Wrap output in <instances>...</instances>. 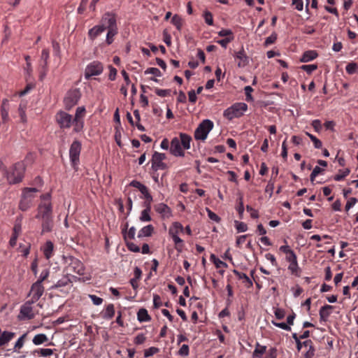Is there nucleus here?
<instances>
[{"label": "nucleus", "mask_w": 358, "mask_h": 358, "mask_svg": "<svg viewBox=\"0 0 358 358\" xmlns=\"http://www.w3.org/2000/svg\"><path fill=\"white\" fill-rule=\"evenodd\" d=\"M99 24L103 27V30H107L106 43L110 45L114 41V37L118 33L117 25V16L113 12L105 13L100 20Z\"/></svg>", "instance_id": "obj_1"}, {"label": "nucleus", "mask_w": 358, "mask_h": 358, "mask_svg": "<svg viewBox=\"0 0 358 358\" xmlns=\"http://www.w3.org/2000/svg\"><path fill=\"white\" fill-rule=\"evenodd\" d=\"M24 171V163L19 162L13 165L9 170H4V175L9 184H17L22 180Z\"/></svg>", "instance_id": "obj_2"}, {"label": "nucleus", "mask_w": 358, "mask_h": 358, "mask_svg": "<svg viewBox=\"0 0 358 358\" xmlns=\"http://www.w3.org/2000/svg\"><path fill=\"white\" fill-rule=\"evenodd\" d=\"M42 201L38 205L37 208V214L36 218L38 220H43L52 216V206L50 202V194L46 193L41 196Z\"/></svg>", "instance_id": "obj_3"}, {"label": "nucleus", "mask_w": 358, "mask_h": 358, "mask_svg": "<svg viewBox=\"0 0 358 358\" xmlns=\"http://www.w3.org/2000/svg\"><path fill=\"white\" fill-rule=\"evenodd\" d=\"M248 105L245 103H235L224 111V117L229 120L239 118L248 110Z\"/></svg>", "instance_id": "obj_4"}, {"label": "nucleus", "mask_w": 358, "mask_h": 358, "mask_svg": "<svg viewBox=\"0 0 358 358\" xmlns=\"http://www.w3.org/2000/svg\"><path fill=\"white\" fill-rule=\"evenodd\" d=\"M38 189L35 187H26L22 191V198L19 203V208L22 211H26L33 205L34 193Z\"/></svg>", "instance_id": "obj_5"}, {"label": "nucleus", "mask_w": 358, "mask_h": 358, "mask_svg": "<svg viewBox=\"0 0 358 358\" xmlns=\"http://www.w3.org/2000/svg\"><path fill=\"white\" fill-rule=\"evenodd\" d=\"M213 122L210 120H203L197 127L194 131V138L196 140L204 141L206 139L208 133L213 128Z\"/></svg>", "instance_id": "obj_6"}, {"label": "nucleus", "mask_w": 358, "mask_h": 358, "mask_svg": "<svg viewBox=\"0 0 358 358\" xmlns=\"http://www.w3.org/2000/svg\"><path fill=\"white\" fill-rule=\"evenodd\" d=\"M292 338H294L296 343V348L298 351H300L301 350L302 346L308 348V351L306 352L304 355L305 358H313L314 357L315 349L314 348L313 343L311 340H306L303 342H301L300 336H298L296 333L292 334Z\"/></svg>", "instance_id": "obj_7"}, {"label": "nucleus", "mask_w": 358, "mask_h": 358, "mask_svg": "<svg viewBox=\"0 0 358 358\" xmlns=\"http://www.w3.org/2000/svg\"><path fill=\"white\" fill-rule=\"evenodd\" d=\"M55 120L61 129H69L74 122L72 115L65 111L59 110L55 115Z\"/></svg>", "instance_id": "obj_8"}, {"label": "nucleus", "mask_w": 358, "mask_h": 358, "mask_svg": "<svg viewBox=\"0 0 358 358\" xmlns=\"http://www.w3.org/2000/svg\"><path fill=\"white\" fill-rule=\"evenodd\" d=\"M81 96L80 92L78 89L69 90L64 98V103L66 110H71L76 106Z\"/></svg>", "instance_id": "obj_9"}, {"label": "nucleus", "mask_w": 358, "mask_h": 358, "mask_svg": "<svg viewBox=\"0 0 358 358\" xmlns=\"http://www.w3.org/2000/svg\"><path fill=\"white\" fill-rule=\"evenodd\" d=\"M64 258L65 259V263L68 264V267L73 272L80 275H84L85 266L80 260L73 256L64 257Z\"/></svg>", "instance_id": "obj_10"}, {"label": "nucleus", "mask_w": 358, "mask_h": 358, "mask_svg": "<svg viewBox=\"0 0 358 358\" xmlns=\"http://www.w3.org/2000/svg\"><path fill=\"white\" fill-rule=\"evenodd\" d=\"M81 151V143L78 141H73L69 149V157L71 165L76 169L80 162V154Z\"/></svg>", "instance_id": "obj_11"}, {"label": "nucleus", "mask_w": 358, "mask_h": 358, "mask_svg": "<svg viewBox=\"0 0 358 358\" xmlns=\"http://www.w3.org/2000/svg\"><path fill=\"white\" fill-rule=\"evenodd\" d=\"M85 113L86 110L84 106L77 108L75 117H73L74 122V132L78 133L83 130L84 127V117Z\"/></svg>", "instance_id": "obj_12"}, {"label": "nucleus", "mask_w": 358, "mask_h": 358, "mask_svg": "<svg viewBox=\"0 0 358 358\" xmlns=\"http://www.w3.org/2000/svg\"><path fill=\"white\" fill-rule=\"evenodd\" d=\"M103 71V66L101 62L99 61H93L90 63L85 69V77L89 79L94 76H99Z\"/></svg>", "instance_id": "obj_13"}, {"label": "nucleus", "mask_w": 358, "mask_h": 358, "mask_svg": "<svg viewBox=\"0 0 358 358\" xmlns=\"http://www.w3.org/2000/svg\"><path fill=\"white\" fill-rule=\"evenodd\" d=\"M33 303L29 300L21 306L19 315L20 320H31L34 318L36 313L32 307Z\"/></svg>", "instance_id": "obj_14"}, {"label": "nucleus", "mask_w": 358, "mask_h": 358, "mask_svg": "<svg viewBox=\"0 0 358 358\" xmlns=\"http://www.w3.org/2000/svg\"><path fill=\"white\" fill-rule=\"evenodd\" d=\"M166 158V156L165 154L155 152L151 160L152 169L155 171L166 169L167 166L164 162H163Z\"/></svg>", "instance_id": "obj_15"}, {"label": "nucleus", "mask_w": 358, "mask_h": 358, "mask_svg": "<svg viewBox=\"0 0 358 358\" xmlns=\"http://www.w3.org/2000/svg\"><path fill=\"white\" fill-rule=\"evenodd\" d=\"M45 288L39 282H34L31 287L29 295L31 296V303H36L44 293Z\"/></svg>", "instance_id": "obj_16"}, {"label": "nucleus", "mask_w": 358, "mask_h": 358, "mask_svg": "<svg viewBox=\"0 0 358 358\" xmlns=\"http://www.w3.org/2000/svg\"><path fill=\"white\" fill-rule=\"evenodd\" d=\"M234 57L237 61V66L239 68H243L249 64V57L247 56L243 47L234 54Z\"/></svg>", "instance_id": "obj_17"}, {"label": "nucleus", "mask_w": 358, "mask_h": 358, "mask_svg": "<svg viewBox=\"0 0 358 358\" xmlns=\"http://www.w3.org/2000/svg\"><path fill=\"white\" fill-rule=\"evenodd\" d=\"M170 152L176 157H184L185 152L182 149L180 141L178 138L174 137L171 142Z\"/></svg>", "instance_id": "obj_18"}, {"label": "nucleus", "mask_w": 358, "mask_h": 358, "mask_svg": "<svg viewBox=\"0 0 358 358\" xmlns=\"http://www.w3.org/2000/svg\"><path fill=\"white\" fill-rule=\"evenodd\" d=\"M280 251L285 254V260L292 263L297 259L296 253L292 250L288 245H281L279 248Z\"/></svg>", "instance_id": "obj_19"}, {"label": "nucleus", "mask_w": 358, "mask_h": 358, "mask_svg": "<svg viewBox=\"0 0 358 358\" xmlns=\"http://www.w3.org/2000/svg\"><path fill=\"white\" fill-rule=\"evenodd\" d=\"M104 31L103 29L99 24L97 25L94 26L92 28L89 29L87 33L88 38L94 41L98 36H99Z\"/></svg>", "instance_id": "obj_20"}, {"label": "nucleus", "mask_w": 358, "mask_h": 358, "mask_svg": "<svg viewBox=\"0 0 358 358\" xmlns=\"http://www.w3.org/2000/svg\"><path fill=\"white\" fill-rule=\"evenodd\" d=\"M54 244L52 241H48L42 248L44 257L46 259H50L54 255Z\"/></svg>", "instance_id": "obj_21"}, {"label": "nucleus", "mask_w": 358, "mask_h": 358, "mask_svg": "<svg viewBox=\"0 0 358 358\" xmlns=\"http://www.w3.org/2000/svg\"><path fill=\"white\" fill-rule=\"evenodd\" d=\"M334 308L333 306L324 305L320 309L319 315L320 321L327 322L329 317L331 313V310Z\"/></svg>", "instance_id": "obj_22"}, {"label": "nucleus", "mask_w": 358, "mask_h": 358, "mask_svg": "<svg viewBox=\"0 0 358 358\" xmlns=\"http://www.w3.org/2000/svg\"><path fill=\"white\" fill-rule=\"evenodd\" d=\"M184 232V227L181 223L174 222L172 223L169 229V236H178L180 234Z\"/></svg>", "instance_id": "obj_23"}, {"label": "nucleus", "mask_w": 358, "mask_h": 358, "mask_svg": "<svg viewBox=\"0 0 358 358\" xmlns=\"http://www.w3.org/2000/svg\"><path fill=\"white\" fill-rule=\"evenodd\" d=\"M41 220V227L42 231L41 234H43L45 233L50 232L52 230L54 226L53 217L43 219Z\"/></svg>", "instance_id": "obj_24"}, {"label": "nucleus", "mask_w": 358, "mask_h": 358, "mask_svg": "<svg viewBox=\"0 0 358 358\" xmlns=\"http://www.w3.org/2000/svg\"><path fill=\"white\" fill-rule=\"evenodd\" d=\"M318 57V54L315 50H307L305 51L301 57L300 58V62L306 63L313 59H316Z\"/></svg>", "instance_id": "obj_25"}, {"label": "nucleus", "mask_w": 358, "mask_h": 358, "mask_svg": "<svg viewBox=\"0 0 358 358\" xmlns=\"http://www.w3.org/2000/svg\"><path fill=\"white\" fill-rule=\"evenodd\" d=\"M115 306L113 303L108 304L105 310L101 313L102 317L105 320H111L115 316Z\"/></svg>", "instance_id": "obj_26"}, {"label": "nucleus", "mask_w": 358, "mask_h": 358, "mask_svg": "<svg viewBox=\"0 0 358 358\" xmlns=\"http://www.w3.org/2000/svg\"><path fill=\"white\" fill-rule=\"evenodd\" d=\"M155 210L157 213L162 215L163 217H168L169 215L171 213L170 208L166 204H164L163 203L155 205Z\"/></svg>", "instance_id": "obj_27"}, {"label": "nucleus", "mask_w": 358, "mask_h": 358, "mask_svg": "<svg viewBox=\"0 0 358 358\" xmlns=\"http://www.w3.org/2000/svg\"><path fill=\"white\" fill-rule=\"evenodd\" d=\"M287 268L292 275L296 277H300L301 273V268L299 266L297 259L292 263H289Z\"/></svg>", "instance_id": "obj_28"}, {"label": "nucleus", "mask_w": 358, "mask_h": 358, "mask_svg": "<svg viewBox=\"0 0 358 358\" xmlns=\"http://www.w3.org/2000/svg\"><path fill=\"white\" fill-rule=\"evenodd\" d=\"M15 337V333L9 331H3L0 334V347H2L7 344Z\"/></svg>", "instance_id": "obj_29"}, {"label": "nucleus", "mask_w": 358, "mask_h": 358, "mask_svg": "<svg viewBox=\"0 0 358 358\" xmlns=\"http://www.w3.org/2000/svg\"><path fill=\"white\" fill-rule=\"evenodd\" d=\"M8 110H9V103L8 99H3L2 101L1 106V115L3 122L8 120Z\"/></svg>", "instance_id": "obj_30"}, {"label": "nucleus", "mask_w": 358, "mask_h": 358, "mask_svg": "<svg viewBox=\"0 0 358 358\" xmlns=\"http://www.w3.org/2000/svg\"><path fill=\"white\" fill-rule=\"evenodd\" d=\"M154 232V227L151 224L143 227L138 233V238L151 236Z\"/></svg>", "instance_id": "obj_31"}, {"label": "nucleus", "mask_w": 358, "mask_h": 358, "mask_svg": "<svg viewBox=\"0 0 358 358\" xmlns=\"http://www.w3.org/2000/svg\"><path fill=\"white\" fill-rule=\"evenodd\" d=\"M181 146L185 150H189L190 148V142L192 141V138L187 134L180 133V139Z\"/></svg>", "instance_id": "obj_32"}, {"label": "nucleus", "mask_w": 358, "mask_h": 358, "mask_svg": "<svg viewBox=\"0 0 358 358\" xmlns=\"http://www.w3.org/2000/svg\"><path fill=\"white\" fill-rule=\"evenodd\" d=\"M266 352V346L261 345L259 343L255 345V349L252 353V358H262V355Z\"/></svg>", "instance_id": "obj_33"}, {"label": "nucleus", "mask_w": 358, "mask_h": 358, "mask_svg": "<svg viewBox=\"0 0 358 358\" xmlns=\"http://www.w3.org/2000/svg\"><path fill=\"white\" fill-rule=\"evenodd\" d=\"M50 57V51L48 49H43L41 56V66L45 71H47V66L48 64V59Z\"/></svg>", "instance_id": "obj_34"}, {"label": "nucleus", "mask_w": 358, "mask_h": 358, "mask_svg": "<svg viewBox=\"0 0 358 358\" xmlns=\"http://www.w3.org/2000/svg\"><path fill=\"white\" fill-rule=\"evenodd\" d=\"M137 319L140 322H149L151 320V317L146 309L141 308L137 313Z\"/></svg>", "instance_id": "obj_35"}, {"label": "nucleus", "mask_w": 358, "mask_h": 358, "mask_svg": "<svg viewBox=\"0 0 358 358\" xmlns=\"http://www.w3.org/2000/svg\"><path fill=\"white\" fill-rule=\"evenodd\" d=\"M234 273L238 278V279L244 280V282H245L247 284V286L248 287H250L252 286V285H253L252 281L249 278V277L245 273L239 272L236 270H234Z\"/></svg>", "instance_id": "obj_36"}, {"label": "nucleus", "mask_w": 358, "mask_h": 358, "mask_svg": "<svg viewBox=\"0 0 358 358\" xmlns=\"http://www.w3.org/2000/svg\"><path fill=\"white\" fill-rule=\"evenodd\" d=\"M48 341V338L45 334H39L36 335L34 337L32 342L34 345H38L45 342H47Z\"/></svg>", "instance_id": "obj_37"}, {"label": "nucleus", "mask_w": 358, "mask_h": 358, "mask_svg": "<svg viewBox=\"0 0 358 358\" xmlns=\"http://www.w3.org/2000/svg\"><path fill=\"white\" fill-rule=\"evenodd\" d=\"M172 238L174 244H175V248L177 251L181 252L183 247H184V241L182 240L179 236H171Z\"/></svg>", "instance_id": "obj_38"}, {"label": "nucleus", "mask_w": 358, "mask_h": 358, "mask_svg": "<svg viewBox=\"0 0 358 358\" xmlns=\"http://www.w3.org/2000/svg\"><path fill=\"white\" fill-rule=\"evenodd\" d=\"M171 23L176 27L178 31H180L182 27V19L178 15H174L171 19Z\"/></svg>", "instance_id": "obj_39"}, {"label": "nucleus", "mask_w": 358, "mask_h": 358, "mask_svg": "<svg viewBox=\"0 0 358 358\" xmlns=\"http://www.w3.org/2000/svg\"><path fill=\"white\" fill-rule=\"evenodd\" d=\"M210 260L215 264L216 268H220L222 266L227 267V264L218 259L214 254H211Z\"/></svg>", "instance_id": "obj_40"}, {"label": "nucleus", "mask_w": 358, "mask_h": 358, "mask_svg": "<svg viewBox=\"0 0 358 358\" xmlns=\"http://www.w3.org/2000/svg\"><path fill=\"white\" fill-rule=\"evenodd\" d=\"M22 231V217H17L13 229V234L19 236Z\"/></svg>", "instance_id": "obj_41"}, {"label": "nucleus", "mask_w": 358, "mask_h": 358, "mask_svg": "<svg viewBox=\"0 0 358 358\" xmlns=\"http://www.w3.org/2000/svg\"><path fill=\"white\" fill-rule=\"evenodd\" d=\"M350 170L349 169H345L344 170H339V173L334 176V179L336 181L343 180L347 176L349 175Z\"/></svg>", "instance_id": "obj_42"}, {"label": "nucleus", "mask_w": 358, "mask_h": 358, "mask_svg": "<svg viewBox=\"0 0 358 358\" xmlns=\"http://www.w3.org/2000/svg\"><path fill=\"white\" fill-rule=\"evenodd\" d=\"M306 134L310 138V139L312 141V142L313 143V145H314V147L317 149H320L322 148V141L318 139L316 136H315L314 135L308 133V132H306Z\"/></svg>", "instance_id": "obj_43"}, {"label": "nucleus", "mask_w": 358, "mask_h": 358, "mask_svg": "<svg viewBox=\"0 0 358 358\" xmlns=\"http://www.w3.org/2000/svg\"><path fill=\"white\" fill-rule=\"evenodd\" d=\"M151 209H147L145 208L142 210L141 216L139 217L140 220L141 222H150L151 221L152 218L150 215Z\"/></svg>", "instance_id": "obj_44"}, {"label": "nucleus", "mask_w": 358, "mask_h": 358, "mask_svg": "<svg viewBox=\"0 0 358 358\" xmlns=\"http://www.w3.org/2000/svg\"><path fill=\"white\" fill-rule=\"evenodd\" d=\"M38 355L41 357H49L53 354V350L50 348H41L35 351Z\"/></svg>", "instance_id": "obj_45"}, {"label": "nucleus", "mask_w": 358, "mask_h": 358, "mask_svg": "<svg viewBox=\"0 0 358 358\" xmlns=\"http://www.w3.org/2000/svg\"><path fill=\"white\" fill-rule=\"evenodd\" d=\"M300 69L306 71L308 74H310L313 71L317 69V64H303L300 66Z\"/></svg>", "instance_id": "obj_46"}, {"label": "nucleus", "mask_w": 358, "mask_h": 358, "mask_svg": "<svg viewBox=\"0 0 358 358\" xmlns=\"http://www.w3.org/2000/svg\"><path fill=\"white\" fill-rule=\"evenodd\" d=\"M71 282V280L69 278L68 276H64L60 280H59L57 283L53 287L58 288L66 286L68 284Z\"/></svg>", "instance_id": "obj_47"}, {"label": "nucleus", "mask_w": 358, "mask_h": 358, "mask_svg": "<svg viewBox=\"0 0 358 358\" xmlns=\"http://www.w3.org/2000/svg\"><path fill=\"white\" fill-rule=\"evenodd\" d=\"M203 17L205 20V22L208 24V25H213V14L208 11V10H206L204 11L203 14Z\"/></svg>", "instance_id": "obj_48"}, {"label": "nucleus", "mask_w": 358, "mask_h": 358, "mask_svg": "<svg viewBox=\"0 0 358 358\" xmlns=\"http://www.w3.org/2000/svg\"><path fill=\"white\" fill-rule=\"evenodd\" d=\"M324 171V170L323 169L320 168V166H316L313 169V171H312V173H311V174H310V181H311V182H313V181L315 180V178H316L319 174L322 173Z\"/></svg>", "instance_id": "obj_49"}, {"label": "nucleus", "mask_w": 358, "mask_h": 358, "mask_svg": "<svg viewBox=\"0 0 358 358\" xmlns=\"http://www.w3.org/2000/svg\"><path fill=\"white\" fill-rule=\"evenodd\" d=\"M357 69H358V66L355 62L349 63L345 67L346 72L349 74L355 73L357 72Z\"/></svg>", "instance_id": "obj_50"}, {"label": "nucleus", "mask_w": 358, "mask_h": 358, "mask_svg": "<svg viewBox=\"0 0 358 358\" xmlns=\"http://www.w3.org/2000/svg\"><path fill=\"white\" fill-rule=\"evenodd\" d=\"M236 210L238 213V215H239V218L240 219H243V213H244V206H243V197L241 196L239 199H238V205L236 206Z\"/></svg>", "instance_id": "obj_51"}, {"label": "nucleus", "mask_w": 358, "mask_h": 358, "mask_svg": "<svg viewBox=\"0 0 358 358\" xmlns=\"http://www.w3.org/2000/svg\"><path fill=\"white\" fill-rule=\"evenodd\" d=\"M244 91H245V96H246L245 100L248 102L252 101H253V97H252V96L251 94L252 92L254 91L252 87L249 86V85L248 86H245V88H244Z\"/></svg>", "instance_id": "obj_52"}, {"label": "nucleus", "mask_w": 358, "mask_h": 358, "mask_svg": "<svg viewBox=\"0 0 358 358\" xmlns=\"http://www.w3.org/2000/svg\"><path fill=\"white\" fill-rule=\"evenodd\" d=\"M217 34H218V36H221V37H225V38L234 37L232 31L230 29H222Z\"/></svg>", "instance_id": "obj_53"}, {"label": "nucleus", "mask_w": 358, "mask_h": 358, "mask_svg": "<svg viewBox=\"0 0 358 358\" xmlns=\"http://www.w3.org/2000/svg\"><path fill=\"white\" fill-rule=\"evenodd\" d=\"M189 348L186 344H183L178 352V355L182 356V357H187L189 355Z\"/></svg>", "instance_id": "obj_54"}, {"label": "nucleus", "mask_w": 358, "mask_h": 358, "mask_svg": "<svg viewBox=\"0 0 358 358\" xmlns=\"http://www.w3.org/2000/svg\"><path fill=\"white\" fill-rule=\"evenodd\" d=\"M155 92L159 96L166 97L171 94V90H162V89L155 88Z\"/></svg>", "instance_id": "obj_55"}, {"label": "nucleus", "mask_w": 358, "mask_h": 358, "mask_svg": "<svg viewBox=\"0 0 358 358\" xmlns=\"http://www.w3.org/2000/svg\"><path fill=\"white\" fill-rule=\"evenodd\" d=\"M145 74H152L155 76L160 77L162 76L161 71L155 67L148 68L145 71Z\"/></svg>", "instance_id": "obj_56"}, {"label": "nucleus", "mask_w": 358, "mask_h": 358, "mask_svg": "<svg viewBox=\"0 0 358 358\" xmlns=\"http://www.w3.org/2000/svg\"><path fill=\"white\" fill-rule=\"evenodd\" d=\"M159 350L157 348L150 347V348H148L144 351V357L146 358L151 357V356L154 355L155 354L159 352Z\"/></svg>", "instance_id": "obj_57"}, {"label": "nucleus", "mask_w": 358, "mask_h": 358, "mask_svg": "<svg viewBox=\"0 0 358 358\" xmlns=\"http://www.w3.org/2000/svg\"><path fill=\"white\" fill-rule=\"evenodd\" d=\"M49 271L48 269H44L41 271L39 278L36 282H39V284L43 283L49 276Z\"/></svg>", "instance_id": "obj_58"}, {"label": "nucleus", "mask_w": 358, "mask_h": 358, "mask_svg": "<svg viewBox=\"0 0 358 358\" xmlns=\"http://www.w3.org/2000/svg\"><path fill=\"white\" fill-rule=\"evenodd\" d=\"M277 40V34L273 32L270 36L267 37L264 41V46L273 44Z\"/></svg>", "instance_id": "obj_59"}, {"label": "nucleus", "mask_w": 358, "mask_h": 358, "mask_svg": "<svg viewBox=\"0 0 358 358\" xmlns=\"http://www.w3.org/2000/svg\"><path fill=\"white\" fill-rule=\"evenodd\" d=\"M271 323L277 327H279L282 329H284V330H286V331H290L291 330V327L287 324V323H285V322H277L274 320H272L271 321Z\"/></svg>", "instance_id": "obj_60"}, {"label": "nucleus", "mask_w": 358, "mask_h": 358, "mask_svg": "<svg viewBox=\"0 0 358 358\" xmlns=\"http://www.w3.org/2000/svg\"><path fill=\"white\" fill-rule=\"evenodd\" d=\"M236 228L238 232H244L248 229V226L245 223L243 222L236 221Z\"/></svg>", "instance_id": "obj_61"}, {"label": "nucleus", "mask_w": 358, "mask_h": 358, "mask_svg": "<svg viewBox=\"0 0 358 358\" xmlns=\"http://www.w3.org/2000/svg\"><path fill=\"white\" fill-rule=\"evenodd\" d=\"M357 202V199L355 197L350 198L345 205V210L348 211L352 207H353L356 203Z\"/></svg>", "instance_id": "obj_62"}, {"label": "nucleus", "mask_w": 358, "mask_h": 358, "mask_svg": "<svg viewBox=\"0 0 358 358\" xmlns=\"http://www.w3.org/2000/svg\"><path fill=\"white\" fill-rule=\"evenodd\" d=\"M274 314L278 320H282L285 316V311L281 308H275L274 310Z\"/></svg>", "instance_id": "obj_63"}, {"label": "nucleus", "mask_w": 358, "mask_h": 358, "mask_svg": "<svg viewBox=\"0 0 358 358\" xmlns=\"http://www.w3.org/2000/svg\"><path fill=\"white\" fill-rule=\"evenodd\" d=\"M277 357V350L275 348H271L268 351L265 358H276Z\"/></svg>", "instance_id": "obj_64"}]
</instances>
